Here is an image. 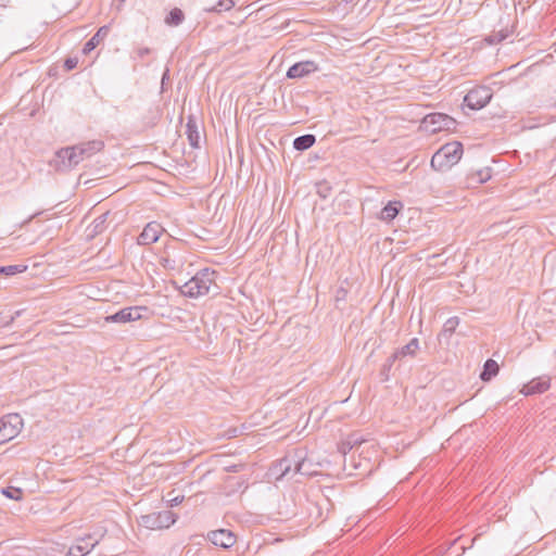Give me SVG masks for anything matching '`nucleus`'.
Instances as JSON below:
<instances>
[{
  "instance_id": "nucleus-1",
  "label": "nucleus",
  "mask_w": 556,
  "mask_h": 556,
  "mask_svg": "<svg viewBox=\"0 0 556 556\" xmlns=\"http://www.w3.org/2000/svg\"><path fill=\"white\" fill-rule=\"evenodd\" d=\"M90 142L91 141L79 142L77 144L59 149L50 160V166L59 172L70 170L74 166L78 165L86 155L90 154L88 148Z\"/></svg>"
},
{
  "instance_id": "nucleus-2",
  "label": "nucleus",
  "mask_w": 556,
  "mask_h": 556,
  "mask_svg": "<svg viewBox=\"0 0 556 556\" xmlns=\"http://www.w3.org/2000/svg\"><path fill=\"white\" fill-rule=\"evenodd\" d=\"M457 121L444 113L427 114L420 122L419 130L427 136L443 134L445 136L456 131Z\"/></svg>"
},
{
  "instance_id": "nucleus-3",
  "label": "nucleus",
  "mask_w": 556,
  "mask_h": 556,
  "mask_svg": "<svg viewBox=\"0 0 556 556\" xmlns=\"http://www.w3.org/2000/svg\"><path fill=\"white\" fill-rule=\"evenodd\" d=\"M462 141H447L431 159V166L435 170H446L457 164L463 155Z\"/></svg>"
},
{
  "instance_id": "nucleus-4",
  "label": "nucleus",
  "mask_w": 556,
  "mask_h": 556,
  "mask_svg": "<svg viewBox=\"0 0 556 556\" xmlns=\"http://www.w3.org/2000/svg\"><path fill=\"white\" fill-rule=\"evenodd\" d=\"M215 271L204 268L197 273L189 281L180 287V292L185 296L199 298L210 292L214 285Z\"/></svg>"
},
{
  "instance_id": "nucleus-5",
  "label": "nucleus",
  "mask_w": 556,
  "mask_h": 556,
  "mask_svg": "<svg viewBox=\"0 0 556 556\" xmlns=\"http://www.w3.org/2000/svg\"><path fill=\"white\" fill-rule=\"evenodd\" d=\"M176 519L177 516L172 510H162L142 515L138 523L149 530H162L169 528Z\"/></svg>"
},
{
  "instance_id": "nucleus-6",
  "label": "nucleus",
  "mask_w": 556,
  "mask_h": 556,
  "mask_svg": "<svg viewBox=\"0 0 556 556\" xmlns=\"http://www.w3.org/2000/svg\"><path fill=\"white\" fill-rule=\"evenodd\" d=\"M492 96L490 87L477 86L465 96L464 104L470 110H480L491 101Z\"/></svg>"
},
{
  "instance_id": "nucleus-7",
  "label": "nucleus",
  "mask_w": 556,
  "mask_h": 556,
  "mask_svg": "<svg viewBox=\"0 0 556 556\" xmlns=\"http://www.w3.org/2000/svg\"><path fill=\"white\" fill-rule=\"evenodd\" d=\"M419 351V340L413 338L406 345L395 350L382 366V372L387 374L396 361H403L406 357H415Z\"/></svg>"
},
{
  "instance_id": "nucleus-8",
  "label": "nucleus",
  "mask_w": 556,
  "mask_h": 556,
  "mask_svg": "<svg viewBox=\"0 0 556 556\" xmlns=\"http://www.w3.org/2000/svg\"><path fill=\"white\" fill-rule=\"evenodd\" d=\"M22 418L17 414H9L0 419V445L15 438L22 427Z\"/></svg>"
},
{
  "instance_id": "nucleus-9",
  "label": "nucleus",
  "mask_w": 556,
  "mask_h": 556,
  "mask_svg": "<svg viewBox=\"0 0 556 556\" xmlns=\"http://www.w3.org/2000/svg\"><path fill=\"white\" fill-rule=\"evenodd\" d=\"M141 311H147L144 306H131L125 307L118 311L117 313L106 316V323H129L139 320L141 318Z\"/></svg>"
},
{
  "instance_id": "nucleus-10",
  "label": "nucleus",
  "mask_w": 556,
  "mask_h": 556,
  "mask_svg": "<svg viewBox=\"0 0 556 556\" xmlns=\"http://www.w3.org/2000/svg\"><path fill=\"white\" fill-rule=\"evenodd\" d=\"M163 226L157 222H151L147 224L137 239L138 244L149 245L156 242L160 236L163 233Z\"/></svg>"
},
{
  "instance_id": "nucleus-11",
  "label": "nucleus",
  "mask_w": 556,
  "mask_h": 556,
  "mask_svg": "<svg viewBox=\"0 0 556 556\" xmlns=\"http://www.w3.org/2000/svg\"><path fill=\"white\" fill-rule=\"evenodd\" d=\"M302 467V463L299 460H295L289 456H286L281 458L274 467V472H279V475L276 477L277 480L282 479L283 477H287L291 471L293 473L300 472Z\"/></svg>"
},
{
  "instance_id": "nucleus-12",
  "label": "nucleus",
  "mask_w": 556,
  "mask_h": 556,
  "mask_svg": "<svg viewBox=\"0 0 556 556\" xmlns=\"http://www.w3.org/2000/svg\"><path fill=\"white\" fill-rule=\"evenodd\" d=\"M208 540L216 546L229 548L236 543L235 534L226 529L215 530L208 533Z\"/></svg>"
},
{
  "instance_id": "nucleus-13",
  "label": "nucleus",
  "mask_w": 556,
  "mask_h": 556,
  "mask_svg": "<svg viewBox=\"0 0 556 556\" xmlns=\"http://www.w3.org/2000/svg\"><path fill=\"white\" fill-rule=\"evenodd\" d=\"M318 70V66L313 61L298 62L289 67L287 72L288 78H301L307 76Z\"/></svg>"
},
{
  "instance_id": "nucleus-14",
  "label": "nucleus",
  "mask_w": 556,
  "mask_h": 556,
  "mask_svg": "<svg viewBox=\"0 0 556 556\" xmlns=\"http://www.w3.org/2000/svg\"><path fill=\"white\" fill-rule=\"evenodd\" d=\"M551 387L549 378L539 377L532 379L530 382L523 386L521 392L526 395L540 394L547 391Z\"/></svg>"
},
{
  "instance_id": "nucleus-15",
  "label": "nucleus",
  "mask_w": 556,
  "mask_h": 556,
  "mask_svg": "<svg viewBox=\"0 0 556 556\" xmlns=\"http://www.w3.org/2000/svg\"><path fill=\"white\" fill-rule=\"evenodd\" d=\"M110 28L109 26H101L98 31L85 43L83 48V52L85 54L90 53L92 50H94L101 41L104 40V38L109 35Z\"/></svg>"
},
{
  "instance_id": "nucleus-16",
  "label": "nucleus",
  "mask_w": 556,
  "mask_h": 556,
  "mask_svg": "<svg viewBox=\"0 0 556 556\" xmlns=\"http://www.w3.org/2000/svg\"><path fill=\"white\" fill-rule=\"evenodd\" d=\"M403 207L401 201H390L380 212L379 218L383 222H392Z\"/></svg>"
},
{
  "instance_id": "nucleus-17",
  "label": "nucleus",
  "mask_w": 556,
  "mask_h": 556,
  "mask_svg": "<svg viewBox=\"0 0 556 556\" xmlns=\"http://www.w3.org/2000/svg\"><path fill=\"white\" fill-rule=\"evenodd\" d=\"M97 544V542H91V536L83 539L79 544L72 546L65 556H85L88 554Z\"/></svg>"
},
{
  "instance_id": "nucleus-18",
  "label": "nucleus",
  "mask_w": 556,
  "mask_h": 556,
  "mask_svg": "<svg viewBox=\"0 0 556 556\" xmlns=\"http://www.w3.org/2000/svg\"><path fill=\"white\" fill-rule=\"evenodd\" d=\"M500 367L494 359H488L484 363L483 370L480 375L482 381H490L493 377L498 374Z\"/></svg>"
},
{
  "instance_id": "nucleus-19",
  "label": "nucleus",
  "mask_w": 556,
  "mask_h": 556,
  "mask_svg": "<svg viewBox=\"0 0 556 556\" xmlns=\"http://www.w3.org/2000/svg\"><path fill=\"white\" fill-rule=\"evenodd\" d=\"M511 33H513V28H509L508 26H506L497 31H493L491 35L485 37V41L489 45L500 43L503 40H505L506 38H508L511 35Z\"/></svg>"
},
{
  "instance_id": "nucleus-20",
  "label": "nucleus",
  "mask_w": 556,
  "mask_h": 556,
  "mask_svg": "<svg viewBox=\"0 0 556 556\" xmlns=\"http://www.w3.org/2000/svg\"><path fill=\"white\" fill-rule=\"evenodd\" d=\"M185 135L187 139H200V130L197 121L189 116L185 126Z\"/></svg>"
},
{
  "instance_id": "nucleus-21",
  "label": "nucleus",
  "mask_w": 556,
  "mask_h": 556,
  "mask_svg": "<svg viewBox=\"0 0 556 556\" xmlns=\"http://www.w3.org/2000/svg\"><path fill=\"white\" fill-rule=\"evenodd\" d=\"M185 15L178 8L173 9L165 17V23L169 26H178L182 23Z\"/></svg>"
},
{
  "instance_id": "nucleus-22",
  "label": "nucleus",
  "mask_w": 556,
  "mask_h": 556,
  "mask_svg": "<svg viewBox=\"0 0 556 556\" xmlns=\"http://www.w3.org/2000/svg\"><path fill=\"white\" fill-rule=\"evenodd\" d=\"M148 114H149L148 121L144 122V125L148 127L154 126L162 117V111L157 105L151 106L148 110Z\"/></svg>"
},
{
  "instance_id": "nucleus-23",
  "label": "nucleus",
  "mask_w": 556,
  "mask_h": 556,
  "mask_svg": "<svg viewBox=\"0 0 556 556\" xmlns=\"http://www.w3.org/2000/svg\"><path fill=\"white\" fill-rule=\"evenodd\" d=\"M1 493L5 495L8 498L14 500V501H21L23 498V491L20 488L15 486H8L3 488Z\"/></svg>"
},
{
  "instance_id": "nucleus-24",
  "label": "nucleus",
  "mask_w": 556,
  "mask_h": 556,
  "mask_svg": "<svg viewBox=\"0 0 556 556\" xmlns=\"http://www.w3.org/2000/svg\"><path fill=\"white\" fill-rule=\"evenodd\" d=\"M331 190H332V188L327 180H321V181L316 182V192L320 198H323V199L328 198L331 193Z\"/></svg>"
},
{
  "instance_id": "nucleus-25",
  "label": "nucleus",
  "mask_w": 556,
  "mask_h": 556,
  "mask_svg": "<svg viewBox=\"0 0 556 556\" xmlns=\"http://www.w3.org/2000/svg\"><path fill=\"white\" fill-rule=\"evenodd\" d=\"M366 440L359 434V433H351L346 438V444L349 445V448L359 447Z\"/></svg>"
},
{
  "instance_id": "nucleus-26",
  "label": "nucleus",
  "mask_w": 556,
  "mask_h": 556,
  "mask_svg": "<svg viewBox=\"0 0 556 556\" xmlns=\"http://www.w3.org/2000/svg\"><path fill=\"white\" fill-rule=\"evenodd\" d=\"M458 325H459V318L456 316L451 317L445 321L443 330H444V332H448L450 334H452Z\"/></svg>"
},
{
  "instance_id": "nucleus-27",
  "label": "nucleus",
  "mask_w": 556,
  "mask_h": 556,
  "mask_svg": "<svg viewBox=\"0 0 556 556\" xmlns=\"http://www.w3.org/2000/svg\"><path fill=\"white\" fill-rule=\"evenodd\" d=\"M233 7H235L233 0H220L216 4V7H214L213 10L216 12H222V11H228V10L232 9Z\"/></svg>"
},
{
  "instance_id": "nucleus-28",
  "label": "nucleus",
  "mask_w": 556,
  "mask_h": 556,
  "mask_svg": "<svg viewBox=\"0 0 556 556\" xmlns=\"http://www.w3.org/2000/svg\"><path fill=\"white\" fill-rule=\"evenodd\" d=\"M22 271H23V269H21L20 266H16V265L0 267V275L3 274L7 276H11V275H15L16 273H22Z\"/></svg>"
},
{
  "instance_id": "nucleus-29",
  "label": "nucleus",
  "mask_w": 556,
  "mask_h": 556,
  "mask_svg": "<svg viewBox=\"0 0 556 556\" xmlns=\"http://www.w3.org/2000/svg\"><path fill=\"white\" fill-rule=\"evenodd\" d=\"M314 143L315 141H293V147L299 151H304L309 149Z\"/></svg>"
},
{
  "instance_id": "nucleus-30",
  "label": "nucleus",
  "mask_w": 556,
  "mask_h": 556,
  "mask_svg": "<svg viewBox=\"0 0 556 556\" xmlns=\"http://www.w3.org/2000/svg\"><path fill=\"white\" fill-rule=\"evenodd\" d=\"M478 182L482 184L488 181L491 178V174L489 170H480L477 173Z\"/></svg>"
},
{
  "instance_id": "nucleus-31",
  "label": "nucleus",
  "mask_w": 556,
  "mask_h": 556,
  "mask_svg": "<svg viewBox=\"0 0 556 556\" xmlns=\"http://www.w3.org/2000/svg\"><path fill=\"white\" fill-rule=\"evenodd\" d=\"M77 63H78L77 59L70 58V59L65 60L64 66L67 71H72L77 66Z\"/></svg>"
},
{
  "instance_id": "nucleus-32",
  "label": "nucleus",
  "mask_w": 556,
  "mask_h": 556,
  "mask_svg": "<svg viewBox=\"0 0 556 556\" xmlns=\"http://www.w3.org/2000/svg\"><path fill=\"white\" fill-rule=\"evenodd\" d=\"M151 50L147 47L138 48L136 50V54L139 59H143L146 55L150 54Z\"/></svg>"
},
{
  "instance_id": "nucleus-33",
  "label": "nucleus",
  "mask_w": 556,
  "mask_h": 556,
  "mask_svg": "<svg viewBox=\"0 0 556 556\" xmlns=\"http://www.w3.org/2000/svg\"><path fill=\"white\" fill-rule=\"evenodd\" d=\"M182 501H184L182 495H176V496L172 497L170 500H168V502L170 503V506H177V505L181 504Z\"/></svg>"
},
{
  "instance_id": "nucleus-34",
  "label": "nucleus",
  "mask_w": 556,
  "mask_h": 556,
  "mask_svg": "<svg viewBox=\"0 0 556 556\" xmlns=\"http://www.w3.org/2000/svg\"><path fill=\"white\" fill-rule=\"evenodd\" d=\"M353 448H349V445L346 444V439L344 441H342L339 445V451L342 453V454H346L349 453L350 451H352Z\"/></svg>"
},
{
  "instance_id": "nucleus-35",
  "label": "nucleus",
  "mask_w": 556,
  "mask_h": 556,
  "mask_svg": "<svg viewBox=\"0 0 556 556\" xmlns=\"http://www.w3.org/2000/svg\"><path fill=\"white\" fill-rule=\"evenodd\" d=\"M294 139H316V138L312 134H305V135L298 136Z\"/></svg>"
},
{
  "instance_id": "nucleus-36",
  "label": "nucleus",
  "mask_w": 556,
  "mask_h": 556,
  "mask_svg": "<svg viewBox=\"0 0 556 556\" xmlns=\"http://www.w3.org/2000/svg\"><path fill=\"white\" fill-rule=\"evenodd\" d=\"M37 215H38V213H35L31 216H29L26 220L23 222L22 226L27 225L28 223H30V220H33Z\"/></svg>"
},
{
  "instance_id": "nucleus-37",
  "label": "nucleus",
  "mask_w": 556,
  "mask_h": 556,
  "mask_svg": "<svg viewBox=\"0 0 556 556\" xmlns=\"http://www.w3.org/2000/svg\"><path fill=\"white\" fill-rule=\"evenodd\" d=\"M199 142H200V141H195V140L190 141V146H191V148H193V149H198V148H200V147H199Z\"/></svg>"
},
{
  "instance_id": "nucleus-38",
  "label": "nucleus",
  "mask_w": 556,
  "mask_h": 556,
  "mask_svg": "<svg viewBox=\"0 0 556 556\" xmlns=\"http://www.w3.org/2000/svg\"><path fill=\"white\" fill-rule=\"evenodd\" d=\"M258 144H260V147H262V148L266 149V148L263 146L262 141H258Z\"/></svg>"
},
{
  "instance_id": "nucleus-39",
  "label": "nucleus",
  "mask_w": 556,
  "mask_h": 556,
  "mask_svg": "<svg viewBox=\"0 0 556 556\" xmlns=\"http://www.w3.org/2000/svg\"><path fill=\"white\" fill-rule=\"evenodd\" d=\"M555 106H556V99H555Z\"/></svg>"
}]
</instances>
